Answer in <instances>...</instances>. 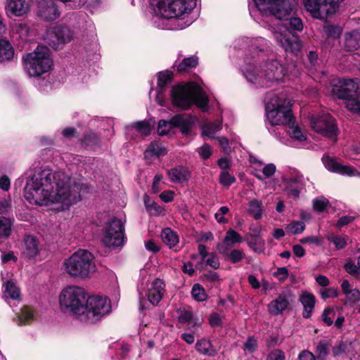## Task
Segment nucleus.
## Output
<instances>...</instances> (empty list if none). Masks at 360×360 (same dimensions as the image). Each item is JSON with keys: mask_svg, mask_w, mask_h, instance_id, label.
<instances>
[{"mask_svg": "<svg viewBox=\"0 0 360 360\" xmlns=\"http://www.w3.org/2000/svg\"><path fill=\"white\" fill-rule=\"evenodd\" d=\"M126 240L124 225L122 221L117 218H113L104 228L101 243L104 247L116 249L123 247Z\"/></svg>", "mask_w": 360, "mask_h": 360, "instance_id": "obj_10", "label": "nucleus"}, {"mask_svg": "<svg viewBox=\"0 0 360 360\" xmlns=\"http://www.w3.org/2000/svg\"><path fill=\"white\" fill-rule=\"evenodd\" d=\"M179 321L181 323L193 322V315L189 311H182L179 316Z\"/></svg>", "mask_w": 360, "mask_h": 360, "instance_id": "obj_62", "label": "nucleus"}, {"mask_svg": "<svg viewBox=\"0 0 360 360\" xmlns=\"http://www.w3.org/2000/svg\"><path fill=\"white\" fill-rule=\"evenodd\" d=\"M171 73L169 72H162L158 75V86L163 87L171 79Z\"/></svg>", "mask_w": 360, "mask_h": 360, "instance_id": "obj_56", "label": "nucleus"}, {"mask_svg": "<svg viewBox=\"0 0 360 360\" xmlns=\"http://www.w3.org/2000/svg\"><path fill=\"white\" fill-rule=\"evenodd\" d=\"M90 293L85 288L70 284L61 289L58 294V306L61 313L72 316L82 323L90 317Z\"/></svg>", "mask_w": 360, "mask_h": 360, "instance_id": "obj_3", "label": "nucleus"}, {"mask_svg": "<svg viewBox=\"0 0 360 360\" xmlns=\"http://www.w3.org/2000/svg\"><path fill=\"white\" fill-rule=\"evenodd\" d=\"M292 293L290 290L283 292L268 304L269 312L274 316L281 314L290 305Z\"/></svg>", "mask_w": 360, "mask_h": 360, "instance_id": "obj_17", "label": "nucleus"}, {"mask_svg": "<svg viewBox=\"0 0 360 360\" xmlns=\"http://www.w3.org/2000/svg\"><path fill=\"white\" fill-rule=\"evenodd\" d=\"M193 124L192 118L186 114L173 117L169 122L162 120L158 123V132L167 135L173 128L178 127L184 134H188Z\"/></svg>", "mask_w": 360, "mask_h": 360, "instance_id": "obj_11", "label": "nucleus"}, {"mask_svg": "<svg viewBox=\"0 0 360 360\" xmlns=\"http://www.w3.org/2000/svg\"><path fill=\"white\" fill-rule=\"evenodd\" d=\"M266 118L272 126L290 127L295 122L290 101L284 95L269 96L266 104Z\"/></svg>", "mask_w": 360, "mask_h": 360, "instance_id": "obj_6", "label": "nucleus"}, {"mask_svg": "<svg viewBox=\"0 0 360 360\" xmlns=\"http://www.w3.org/2000/svg\"><path fill=\"white\" fill-rule=\"evenodd\" d=\"M258 70L250 67L245 70L247 79L258 86H268L274 82L282 81L286 75L297 76L298 70L294 63H288L287 67H283L278 60H271L265 63L262 69V75H256Z\"/></svg>", "mask_w": 360, "mask_h": 360, "instance_id": "obj_4", "label": "nucleus"}, {"mask_svg": "<svg viewBox=\"0 0 360 360\" xmlns=\"http://www.w3.org/2000/svg\"><path fill=\"white\" fill-rule=\"evenodd\" d=\"M157 15L167 19L179 18L191 11L193 0H150Z\"/></svg>", "mask_w": 360, "mask_h": 360, "instance_id": "obj_9", "label": "nucleus"}, {"mask_svg": "<svg viewBox=\"0 0 360 360\" xmlns=\"http://www.w3.org/2000/svg\"><path fill=\"white\" fill-rule=\"evenodd\" d=\"M154 124L155 122H150L144 120L134 122L132 126L141 136H148L150 134Z\"/></svg>", "mask_w": 360, "mask_h": 360, "instance_id": "obj_35", "label": "nucleus"}, {"mask_svg": "<svg viewBox=\"0 0 360 360\" xmlns=\"http://www.w3.org/2000/svg\"><path fill=\"white\" fill-rule=\"evenodd\" d=\"M334 317L335 311L331 308L326 309L322 314V319L328 326H330L333 324V319Z\"/></svg>", "mask_w": 360, "mask_h": 360, "instance_id": "obj_54", "label": "nucleus"}, {"mask_svg": "<svg viewBox=\"0 0 360 360\" xmlns=\"http://www.w3.org/2000/svg\"><path fill=\"white\" fill-rule=\"evenodd\" d=\"M49 45L57 49L72 39V32L65 26L55 27L48 34Z\"/></svg>", "mask_w": 360, "mask_h": 360, "instance_id": "obj_15", "label": "nucleus"}, {"mask_svg": "<svg viewBox=\"0 0 360 360\" xmlns=\"http://www.w3.org/2000/svg\"><path fill=\"white\" fill-rule=\"evenodd\" d=\"M331 344L329 341L326 340H321L316 348V354L317 355V358L321 360L326 359L328 356Z\"/></svg>", "mask_w": 360, "mask_h": 360, "instance_id": "obj_36", "label": "nucleus"}, {"mask_svg": "<svg viewBox=\"0 0 360 360\" xmlns=\"http://www.w3.org/2000/svg\"><path fill=\"white\" fill-rule=\"evenodd\" d=\"M360 35L356 32L348 33L345 36V48L348 51L357 50L360 47Z\"/></svg>", "mask_w": 360, "mask_h": 360, "instance_id": "obj_32", "label": "nucleus"}, {"mask_svg": "<svg viewBox=\"0 0 360 360\" xmlns=\"http://www.w3.org/2000/svg\"><path fill=\"white\" fill-rule=\"evenodd\" d=\"M338 91H336V89H335V83L333 84L332 86V93L333 95L336 96L338 98L343 100H346V102L348 101V96H347V91L345 87L342 88H338Z\"/></svg>", "mask_w": 360, "mask_h": 360, "instance_id": "obj_59", "label": "nucleus"}, {"mask_svg": "<svg viewBox=\"0 0 360 360\" xmlns=\"http://www.w3.org/2000/svg\"><path fill=\"white\" fill-rule=\"evenodd\" d=\"M217 165L222 171H227L232 165L231 158L229 157L220 158L217 161Z\"/></svg>", "mask_w": 360, "mask_h": 360, "instance_id": "obj_57", "label": "nucleus"}, {"mask_svg": "<svg viewBox=\"0 0 360 360\" xmlns=\"http://www.w3.org/2000/svg\"><path fill=\"white\" fill-rule=\"evenodd\" d=\"M167 153V150L159 143L154 141L150 143L144 153L146 158L151 157L160 158Z\"/></svg>", "mask_w": 360, "mask_h": 360, "instance_id": "obj_29", "label": "nucleus"}, {"mask_svg": "<svg viewBox=\"0 0 360 360\" xmlns=\"http://www.w3.org/2000/svg\"><path fill=\"white\" fill-rule=\"evenodd\" d=\"M243 241L240 234L233 229H229L226 231L224 240L217 245V249L220 254H226L235 244L241 243Z\"/></svg>", "mask_w": 360, "mask_h": 360, "instance_id": "obj_19", "label": "nucleus"}, {"mask_svg": "<svg viewBox=\"0 0 360 360\" xmlns=\"http://www.w3.org/2000/svg\"><path fill=\"white\" fill-rule=\"evenodd\" d=\"M143 202L147 211L152 215H160L164 213V210L153 200L148 195L143 197Z\"/></svg>", "mask_w": 360, "mask_h": 360, "instance_id": "obj_33", "label": "nucleus"}, {"mask_svg": "<svg viewBox=\"0 0 360 360\" xmlns=\"http://www.w3.org/2000/svg\"><path fill=\"white\" fill-rule=\"evenodd\" d=\"M36 13L46 21L54 20L60 15L53 0H39L37 4Z\"/></svg>", "mask_w": 360, "mask_h": 360, "instance_id": "obj_16", "label": "nucleus"}, {"mask_svg": "<svg viewBox=\"0 0 360 360\" xmlns=\"http://www.w3.org/2000/svg\"><path fill=\"white\" fill-rule=\"evenodd\" d=\"M300 300L304 307L303 316L307 319L309 318L315 306V297L311 293L303 292Z\"/></svg>", "mask_w": 360, "mask_h": 360, "instance_id": "obj_27", "label": "nucleus"}, {"mask_svg": "<svg viewBox=\"0 0 360 360\" xmlns=\"http://www.w3.org/2000/svg\"><path fill=\"white\" fill-rule=\"evenodd\" d=\"M347 345L346 343L340 341L337 342L332 348V352L334 356H338L345 353L347 350Z\"/></svg>", "mask_w": 360, "mask_h": 360, "instance_id": "obj_53", "label": "nucleus"}, {"mask_svg": "<svg viewBox=\"0 0 360 360\" xmlns=\"http://www.w3.org/2000/svg\"><path fill=\"white\" fill-rule=\"evenodd\" d=\"M87 189V186L72 181L64 172L38 169L27 178L25 198L30 204L53 205L58 211H65L80 201Z\"/></svg>", "mask_w": 360, "mask_h": 360, "instance_id": "obj_1", "label": "nucleus"}, {"mask_svg": "<svg viewBox=\"0 0 360 360\" xmlns=\"http://www.w3.org/2000/svg\"><path fill=\"white\" fill-rule=\"evenodd\" d=\"M31 30L25 22H15L12 25L11 37L13 39L25 41L30 39Z\"/></svg>", "mask_w": 360, "mask_h": 360, "instance_id": "obj_23", "label": "nucleus"}, {"mask_svg": "<svg viewBox=\"0 0 360 360\" xmlns=\"http://www.w3.org/2000/svg\"><path fill=\"white\" fill-rule=\"evenodd\" d=\"M198 64V59L195 56H191L184 58L181 63L177 66L179 72H185L188 70L195 68Z\"/></svg>", "mask_w": 360, "mask_h": 360, "instance_id": "obj_37", "label": "nucleus"}, {"mask_svg": "<svg viewBox=\"0 0 360 360\" xmlns=\"http://www.w3.org/2000/svg\"><path fill=\"white\" fill-rule=\"evenodd\" d=\"M161 237L163 242L169 246V248H174L179 243L177 233L169 228L162 230Z\"/></svg>", "mask_w": 360, "mask_h": 360, "instance_id": "obj_31", "label": "nucleus"}, {"mask_svg": "<svg viewBox=\"0 0 360 360\" xmlns=\"http://www.w3.org/2000/svg\"><path fill=\"white\" fill-rule=\"evenodd\" d=\"M322 162L325 167L331 172L348 176H353L356 173V170L352 167L341 165L335 159L328 155H324L322 158Z\"/></svg>", "mask_w": 360, "mask_h": 360, "instance_id": "obj_20", "label": "nucleus"}, {"mask_svg": "<svg viewBox=\"0 0 360 360\" xmlns=\"http://www.w3.org/2000/svg\"><path fill=\"white\" fill-rule=\"evenodd\" d=\"M257 348V339L254 336L248 337L246 342L244 343L243 349L245 352L252 353L254 352Z\"/></svg>", "mask_w": 360, "mask_h": 360, "instance_id": "obj_51", "label": "nucleus"}, {"mask_svg": "<svg viewBox=\"0 0 360 360\" xmlns=\"http://www.w3.org/2000/svg\"><path fill=\"white\" fill-rule=\"evenodd\" d=\"M346 271L352 276H358L360 274V269L354 262L349 260L345 264Z\"/></svg>", "mask_w": 360, "mask_h": 360, "instance_id": "obj_55", "label": "nucleus"}, {"mask_svg": "<svg viewBox=\"0 0 360 360\" xmlns=\"http://www.w3.org/2000/svg\"><path fill=\"white\" fill-rule=\"evenodd\" d=\"M165 292V284L161 279L156 278L148 289L147 294L148 301L153 305H157L162 300Z\"/></svg>", "mask_w": 360, "mask_h": 360, "instance_id": "obj_21", "label": "nucleus"}, {"mask_svg": "<svg viewBox=\"0 0 360 360\" xmlns=\"http://www.w3.org/2000/svg\"><path fill=\"white\" fill-rule=\"evenodd\" d=\"M63 273L69 278L83 281L90 276V251L79 249L66 258L62 266Z\"/></svg>", "mask_w": 360, "mask_h": 360, "instance_id": "obj_7", "label": "nucleus"}, {"mask_svg": "<svg viewBox=\"0 0 360 360\" xmlns=\"http://www.w3.org/2000/svg\"><path fill=\"white\" fill-rule=\"evenodd\" d=\"M3 295L4 299L18 300L20 298V290L16 284L12 281H7L3 285Z\"/></svg>", "mask_w": 360, "mask_h": 360, "instance_id": "obj_26", "label": "nucleus"}, {"mask_svg": "<svg viewBox=\"0 0 360 360\" xmlns=\"http://www.w3.org/2000/svg\"><path fill=\"white\" fill-rule=\"evenodd\" d=\"M329 206V201L326 198L321 196L313 200V208L318 212H322Z\"/></svg>", "mask_w": 360, "mask_h": 360, "instance_id": "obj_44", "label": "nucleus"}, {"mask_svg": "<svg viewBox=\"0 0 360 360\" xmlns=\"http://www.w3.org/2000/svg\"><path fill=\"white\" fill-rule=\"evenodd\" d=\"M342 0H303L305 9L313 16L329 15L335 13Z\"/></svg>", "mask_w": 360, "mask_h": 360, "instance_id": "obj_12", "label": "nucleus"}, {"mask_svg": "<svg viewBox=\"0 0 360 360\" xmlns=\"http://www.w3.org/2000/svg\"><path fill=\"white\" fill-rule=\"evenodd\" d=\"M288 127L290 129L288 133L292 138L300 141H302L306 139L305 135L302 133L300 129L297 126H295V122Z\"/></svg>", "mask_w": 360, "mask_h": 360, "instance_id": "obj_47", "label": "nucleus"}, {"mask_svg": "<svg viewBox=\"0 0 360 360\" xmlns=\"http://www.w3.org/2000/svg\"><path fill=\"white\" fill-rule=\"evenodd\" d=\"M169 180L173 183H184L188 180L190 173L184 167H177L167 171Z\"/></svg>", "mask_w": 360, "mask_h": 360, "instance_id": "obj_25", "label": "nucleus"}, {"mask_svg": "<svg viewBox=\"0 0 360 360\" xmlns=\"http://www.w3.org/2000/svg\"><path fill=\"white\" fill-rule=\"evenodd\" d=\"M321 297L327 299L329 297H336L338 295V291L335 288H323L320 290Z\"/></svg>", "mask_w": 360, "mask_h": 360, "instance_id": "obj_58", "label": "nucleus"}, {"mask_svg": "<svg viewBox=\"0 0 360 360\" xmlns=\"http://www.w3.org/2000/svg\"><path fill=\"white\" fill-rule=\"evenodd\" d=\"M346 107L349 110L360 115V91L356 98L346 102Z\"/></svg>", "mask_w": 360, "mask_h": 360, "instance_id": "obj_45", "label": "nucleus"}, {"mask_svg": "<svg viewBox=\"0 0 360 360\" xmlns=\"http://www.w3.org/2000/svg\"><path fill=\"white\" fill-rule=\"evenodd\" d=\"M328 240L335 245L336 249L340 250L346 246L348 238L343 236H331L328 238Z\"/></svg>", "mask_w": 360, "mask_h": 360, "instance_id": "obj_50", "label": "nucleus"}, {"mask_svg": "<svg viewBox=\"0 0 360 360\" xmlns=\"http://www.w3.org/2000/svg\"><path fill=\"white\" fill-rule=\"evenodd\" d=\"M11 226L10 219L0 216V238H7L10 235Z\"/></svg>", "mask_w": 360, "mask_h": 360, "instance_id": "obj_42", "label": "nucleus"}, {"mask_svg": "<svg viewBox=\"0 0 360 360\" xmlns=\"http://www.w3.org/2000/svg\"><path fill=\"white\" fill-rule=\"evenodd\" d=\"M195 348L200 353L209 356H214L217 354V349L213 347L211 342L205 339L198 341Z\"/></svg>", "mask_w": 360, "mask_h": 360, "instance_id": "obj_30", "label": "nucleus"}, {"mask_svg": "<svg viewBox=\"0 0 360 360\" xmlns=\"http://www.w3.org/2000/svg\"><path fill=\"white\" fill-rule=\"evenodd\" d=\"M249 212L252 214L255 219L262 217V202L258 200L254 199L249 202Z\"/></svg>", "mask_w": 360, "mask_h": 360, "instance_id": "obj_41", "label": "nucleus"}, {"mask_svg": "<svg viewBox=\"0 0 360 360\" xmlns=\"http://www.w3.org/2000/svg\"><path fill=\"white\" fill-rule=\"evenodd\" d=\"M266 360H285V355L282 350L274 349L268 354Z\"/></svg>", "mask_w": 360, "mask_h": 360, "instance_id": "obj_52", "label": "nucleus"}, {"mask_svg": "<svg viewBox=\"0 0 360 360\" xmlns=\"http://www.w3.org/2000/svg\"><path fill=\"white\" fill-rule=\"evenodd\" d=\"M219 181L222 185L229 186L236 181V178L227 171H221L219 175Z\"/></svg>", "mask_w": 360, "mask_h": 360, "instance_id": "obj_49", "label": "nucleus"}, {"mask_svg": "<svg viewBox=\"0 0 360 360\" xmlns=\"http://www.w3.org/2000/svg\"><path fill=\"white\" fill-rule=\"evenodd\" d=\"M263 16H274L283 22L271 27V33L278 44L285 51L297 53L302 47L298 35L293 31H302L303 22L295 16L296 0H254Z\"/></svg>", "mask_w": 360, "mask_h": 360, "instance_id": "obj_2", "label": "nucleus"}, {"mask_svg": "<svg viewBox=\"0 0 360 360\" xmlns=\"http://www.w3.org/2000/svg\"><path fill=\"white\" fill-rule=\"evenodd\" d=\"M298 360H316L314 354L308 350L302 351L298 355Z\"/></svg>", "mask_w": 360, "mask_h": 360, "instance_id": "obj_64", "label": "nucleus"}, {"mask_svg": "<svg viewBox=\"0 0 360 360\" xmlns=\"http://www.w3.org/2000/svg\"><path fill=\"white\" fill-rule=\"evenodd\" d=\"M200 157L204 159H208L212 154V149L207 144H205L198 149Z\"/></svg>", "mask_w": 360, "mask_h": 360, "instance_id": "obj_61", "label": "nucleus"}, {"mask_svg": "<svg viewBox=\"0 0 360 360\" xmlns=\"http://www.w3.org/2000/svg\"><path fill=\"white\" fill-rule=\"evenodd\" d=\"M221 255L226 256L227 259L233 264L240 262L245 257L243 251L239 249L230 250H228V253Z\"/></svg>", "mask_w": 360, "mask_h": 360, "instance_id": "obj_40", "label": "nucleus"}, {"mask_svg": "<svg viewBox=\"0 0 360 360\" xmlns=\"http://www.w3.org/2000/svg\"><path fill=\"white\" fill-rule=\"evenodd\" d=\"M111 312L110 300L103 295L91 296V323L99 321Z\"/></svg>", "mask_w": 360, "mask_h": 360, "instance_id": "obj_14", "label": "nucleus"}, {"mask_svg": "<svg viewBox=\"0 0 360 360\" xmlns=\"http://www.w3.org/2000/svg\"><path fill=\"white\" fill-rule=\"evenodd\" d=\"M311 126L315 131L325 136L333 137L336 136V124L333 117L328 114L312 117Z\"/></svg>", "mask_w": 360, "mask_h": 360, "instance_id": "obj_13", "label": "nucleus"}, {"mask_svg": "<svg viewBox=\"0 0 360 360\" xmlns=\"http://www.w3.org/2000/svg\"><path fill=\"white\" fill-rule=\"evenodd\" d=\"M274 276H276L280 281H284L288 276V270L285 267L278 268L276 271L274 273Z\"/></svg>", "mask_w": 360, "mask_h": 360, "instance_id": "obj_60", "label": "nucleus"}, {"mask_svg": "<svg viewBox=\"0 0 360 360\" xmlns=\"http://www.w3.org/2000/svg\"><path fill=\"white\" fill-rule=\"evenodd\" d=\"M14 53V49L9 41L0 39V63L11 60Z\"/></svg>", "mask_w": 360, "mask_h": 360, "instance_id": "obj_28", "label": "nucleus"}, {"mask_svg": "<svg viewBox=\"0 0 360 360\" xmlns=\"http://www.w3.org/2000/svg\"><path fill=\"white\" fill-rule=\"evenodd\" d=\"M248 245L254 252L257 253H261L264 250V240L256 236H251L248 241Z\"/></svg>", "mask_w": 360, "mask_h": 360, "instance_id": "obj_39", "label": "nucleus"}, {"mask_svg": "<svg viewBox=\"0 0 360 360\" xmlns=\"http://www.w3.org/2000/svg\"><path fill=\"white\" fill-rule=\"evenodd\" d=\"M191 295L198 302L205 300L207 297L203 287L198 283L193 285L191 290Z\"/></svg>", "mask_w": 360, "mask_h": 360, "instance_id": "obj_43", "label": "nucleus"}, {"mask_svg": "<svg viewBox=\"0 0 360 360\" xmlns=\"http://www.w3.org/2000/svg\"><path fill=\"white\" fill-rule=\"evenodd\" d=\"M305 224L302 221H293L287 226L289 232L293 234H299L304 231Z\"/></svg>", "mask_w": 360, "mask_h": 360, "instance_id": "obj_46", "label": "nucleus"}, {"mask_svg": "<svg viewBox=\"0 0 360 360\" xmlns=\"http://www.w3.org/2000/svg\"><path fill=\"white\" fill-rule=\"evenodd\" d=\"M172 96L174 105L182 110L188 109L193 103L204 111L207 110L209 101L207 96L200 86L194 82L174 87Z\"/></svg>", "mask_w": 360, "mask_h": 360, "instance_id": "obj_5", "label": "nucleus"}, {"mask_svg": "<svg viewBox=\"0 0 360 360\" xmlns=\"http://www.w3.org/2000/svg\"><path fill=\"white\" fill-rule=\"evenodd\" d=\"M299 181L300 178L297 176L285 180V182L287 184L286 190L288 194L295 198H298L300 193V187L297 185Z\"/></svg>", "mask_w": 360, "mask_h": 360, "instance_id": "obj_34", "label": "nucleus"}, {"mask_svg": "<svg viewBox=\"0 0 360 360\" xmlns=\"http://www.w3.org/2000/svg\"><path fill=\"white\" fill-rule=\"evenodd\" d=\"M221 122L220 121L207 123L203 126L202 133L205 136L214 138V135L221 130Z\"/></svg>", "mask_w": 360, "mask_h": 360, "instance_id": "obj_38", "label": "nucleus"}, {"mask_svg": "<svg viewBox=\"0 0 360 360\" xmlns=\"http://www.w3.org/2000/svg\"><path fill=\"white\" fill-rule=\"evenodd\" d=\"M345 87L347 91L348 100L354 98L352 94H359L360 91V82L357 79H339L335 82V89L338 91L337 88Z\"/></svg>", "mask_w": 360, "mask_h": 360, "instance_id": "obj_22", "label": "nucleus"}, {"mask_svg": "<svg viewBox=\"0 0 360 360\" xmlns=\"http://www.w3.org/2000/svg\"><path fill=\"white\" fill-rule=\"evenodd\" d=\"M174 192L171 190L165 191L160 195V198L165 202H169L174 200Z\"/></svg>", "mask_w": 360, "mask_h": 360, "instance_id": "obj_63", "label": "nucleus"}, {"mask_svg": "<svg viewBox=\"0 0 360 360\" xmlns=\"http://www.w3.org/2000/svg\"><path fill=\"white\" fill-rule=\"evenodd\" d=\"M39 252V243L32 236H27L24 239L23 255L28 258L35 257Z\"/></svg>", "mask_w": 360, "mask_h": 360, "instance_id": "obj_24", "label": "nucleus"}, {"mask_svg": "<svg viewBox=\"0 0 360 360\" xmlns=\"http://www.w3.org/2000/svg\"><path fill=\"white\" fill-rule=\"evenodd\" d=\"M32 5V0H7L6 10L16 17L27 14Z\"/></svg>", "mask_w": 360, "mask_h": 360, "instance_id": "obj_18", "label": "nucleus"}, {"mask_svg": "<svg viewBox=\"0 0 360 360\" xmlns=\"http://www.w3.org/2000/svg\"><path fill=\"white\" fill-rule=\"evenodd\" d=\"M34 318L32 311L28 307H24L21 310V314L19 316V321L20 324H27L31 321Z\"/></svg>", "mask_w": 360, "mask_h": 360, "instance_id": "obj_48", "label": "nucleus"}, {"mask_svg": "<svg viewBox=\"0 0 360 360\" xmlns=\"http://www.w3.org/2000/svg\"><path fill=\"white\" fill-rule=\"evenodd\" d=\"M25 69L30 77H39L48 72L53 65L50 50L46 46L37 49L23 57Z\"/></svg>", "mask_w": 360, "mask_h": 360, "instance_id": "obj_8", "label": "nucleus"}]
</instances>
